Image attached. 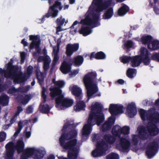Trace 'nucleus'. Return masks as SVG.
I'll return each instance as SVG.
<instances>
[{
	"label": "nucleus",
	"instance_id": "obj_31",
	"mask_svg": "<svg viewBox=\"0 0 159 159\" xmlns=\"http://www.w3.org/2000/svg\"><path fill=\"white\" fill-rule=\"evenodd\" d=\"M91 30L90 28L88 26H81L79 30V33L84 36H86L89 34L91 32Z\"/></svg>",
	"mask_w": 159,
	"mask_h": 159
},
{
	"label": "nucleus",
	"instance_id": "obj_41",
	"mask_svg": "<svg viewBox=\"0 0 159 159\" xmlns=\"http://www.w3.org/2000/svg\"><path fill=\"white\" fill-rule=\"evenodd\" d=\"M46 52H44V56H39L38 58V61L39 62H42L49 60L50 59L49 57L46 55Z\"/></svg>",
	"mask_w": 159,
	"mask_h": 159
},
{
	"label": "nucleus",
	"instance_id": "obj_62",
	"mask_svg": "<svg viewBox=\"0 0 159 159\" xmlns=\"http://www.w3.org/2000/svg\"><path fill=\"white\" fill-rule=\"evenodd\" d=\"M56 64H54L52 63L51 65V67L50 68V73H52V72L53 70L55 68Z\"/></svg>",
	"mask_w": 159,
	"mask_h": 159
},
{
	"label": "nucleus",
	"instance_id": "obj_16",
	"mask_svg": "<svg viewBox=\"0 0 159 159\" xmlns=\"http://www.w3.org/2000/svg\"><path fill=\"white\" fill-rule=\"evenodd\" d=\"M140 57L143 60L144 64L148 65L150 62V59L148 57V52L146 48H142L140 50Z\"/></svg>",
	"mask_w": 159,
	"mask_h": 159
},
{
	"label": "nucleus",
	"instance_id": "obj_63",
	"mask_svg": "<svg viewBox=\"0 0 159 159\" xmlns=\"http://www.w3.org/2000/svg\"><path fill=\"white\" fill-rule=\"evenodd\" d=\"M23 127V122L20 121L18 123V128L22 129Z\"/></svg>",
	"mask_w": 159,
	"mask_h": 159
},
{
	"label": "nucleus",
	"instance_id": "obj_47",
	"mask_svg": "<svg viewBox=\"0 0 159 159\" xmlns=\"http://www.w3.org/2000/svg\"><path fill=\"white\" fill-rule=\"evenodd\" d=\"M51 61V60L50 58V59L49 60H47V61H45L44 62L43 68L45 71L47 70L48 69Z\"/></svg>",
	"mask_w": 159,
	"mask_h": 159
},
{
	"label": "nucleus",
	"instance_id": "obj_32",
	"mask_svg": "<svg viewBox=\"0 0 159 159\" xmlns=\"http://www.w3.org/2000/svg\"><path fill=\"white\" fill-rule=\"evenodd\" d=\"M148 48L151 50H156L159 48V41H151L148 44Z\"/></svg>",
	"mask_w": 159,
	"mask_h": 159
},
{
	"label": "nucleus",
	"instance_id": "obj_48",
	"mask_svg": "<svg viewBox=\"0 0 159 159\" xmlns=\"http://www.w3.org/2000/svg\"><path fill=\"white\" fill-rule=\"evenodd\" d=\"M134 45L133 42L130 40L128 41L124 44V48L128 49L132 48Z\"/></svg>",
	"mask_w": 159,
	"mask_h": 159
},
{
	"label": "nucleus",
	"instance_id": "obj_35",
	"mask_svg": "<svg viewBox=\"0 0 159 159\" xmlns=\"http://www.w3.org/2000/svg\"><path fill=\"white\" fill-rule=\"evenodd\" d=\"M152 40V37L149 35H144L142 36L141 41L143 44H149Z\"/></svg>",
	"mask_w": 159,
	"mask_h": 159
},
{
	"label": "nucleus",
	"instance_id": "obj_49",
	"mask_svg": "<svg viewBox=\"0 0 159 159\" xmlns=\"http://www.w3.org/2000/svg\"><path fill=\"white\" fill-rule=\"evenodd\" d=\"M46 91V89L44 87H43L42 92V97L43 99V103H45L46 102L47 95L45 93Z\"/></svg>",
	"mask_w": 159,
	"mask_h": 159
},
{
	"label": "nucleus",
	"instance_id": "obj_11",
	"mask_svg": "<svg viewBox=\"0 0 159 159\" xmlns=\"http://www.w3.org/2000/svg\"><path fill=\"white\" fill-rule=\"evenodd\" d=\"M158 145V142L156 141L148 144L146 149V154L148 158H151L155 155Z\"/></svg>",
	"mask_w": 159,
	"mask_h": 159
},
{
	"label": "nucleus",
	"instance_id": "obj_42",
	"mask_svg": "<svg viewBox=\"0 0 159 159\" xmlns=\"http://www.w3.org/2000/svg\"><path fill=\"white\" fill-rule=\"evenodd\" d=\"M45 153L43 151H39L37 154H34V159H41L43 157Z\"/></svg>",
	"mask_w": 159,
	"mask_h": 159
},
{
	"label": "nucleus",
	"instance_id": "obj_37",
	"mask_svg": "<svg viewBox=\"0 0 159 159\" xmlns=\"http://www.w3.org/2000/svg\"><path fill=\"white\" fill-rule=\"evenodd\" d=\"M50 108L49 107V105L48 104L46 105H43L40 109V111L44 114L48 113L50 111Z\"/></svg>",
	"mask_w": 159,
	"mask_h": 159
},
{
	"label": "nucleus",
	"instance_id": "obj_15",
	"mask_svg": "<svg viewBox=\"0 0 159 159\" xmlns=\"http://www.w3.org/2000/svg\"><path fill=\"white\" fill-rule=\"evenodd\" d=\"M115 120L109 118L108 120L105 122L102 126V131L106 132L110 130L112 126L114 124Z\"/></svg>",
	"mask_w": 159,
	"mask_h": 159
},
{
	"label": "nucleus",
	"instance_id": "obj_5",
	"mask_svg": "<svg viewBox=\"0 0 159 159\" xmlns=\"http://www.w3.org/2000/svg\"><path fill=\"white\" fill-rule=\"evenodd\" d=\"M100 17V14L92 12L88 15L84 19L81 20L80 22L77 20L75 21L70 28H73L74 26L78 23H80L83 25L89 26L93 24L94 27H97L100 25V23L98 22Z\"/></svg>",
	"mask_w": 159,
	"mask_h": 159
},
{
	"label": "nucleus",
	"instance_id": "obj_51",
	"mask_svg": "<svg viewBox=\"0 0 159 159\" xmlns=\"http://www.w3.org/2000/svg\"><path fill=\"white\" fill-rule=\"evenodd\" d=\"M131 57H130L124 56L121 57V62L124 63H126L129 62L130 60Z\"/></svg>",
	"mask_w": 159,
	"mask_h": 159
},
{
	"label": "nucleus",
	"instance_id": "obj_17",
	"mask_svg": "<svg viewBox=\"0 0 159 159\" xmlns=\"http://www.w3.org/2000/svg\"><path fill=\"white\" fill-rule=\"evenodd\" d=\"M120 145L123 152H127L129 150L130 143L128 140L123 138H120Z\"/></svg>",
	"mask_w": 159,
	"mask_h": 159
},
{
	"label": "nucleus",
	"instance_id": "obj_29",
	"mask_svg": "<svg viewBox=\"0 0 159 159\" xmlns=\"http://www.w3.org/2000/svg\"><path fill=\"white\" fill-rule=\"evenodd\" d=\"M113 15V10L112 7L108 9L103 15L102 18L104 19H108L111 18Z\"/></svg>",
	"mask_w": 159,
	"mask_h": 159
},
{
	"label": "nucleus",
	"instance_id": "obj_10",
	"mask_svg": "<svg viewBox=\"0 0 159 159\" xmlns=\"http://www.w3.org/2000/svg\"><path fill=\"white\" fill-rule=\"evenodd\" d=\"M93 0L92 4H94L97 7V10L102 11L107 9L112 4V0Z\"/></svg>",
	"mask_w": 159,
	"mask_h": 159
},
{
	"label": "nucleus",
	"instance_id": "obj_54",
	"mask_svg": "<svg viewBox=\"0 0 159 159\" xmlns=\"http://www.w3.org/2000/svg\"><path fill=\"white\" fill-rule=\"evenodd\" d=\"M6 134L4 132L0 133V142L4 141L6 138Z\"/></svg>",
	"mask_w": 159,
	"mask_h": 159
},
{
	"label": "nucleus",
	"instance_id": "obj_55",
	"mask_svg": "<svg viewBox=\"0 0 159 159\" xmlns=\"http://www.w3.org/2000/svg\"><path fill=\"white\" fill-rule=\"evenodd\" d=\"M151 58L153 60L159 61V53H154L152 54Z\"/></svg>",
	"mask_w": 159,
	"mask_h": 159
},
{
	"label": "nucleus",
	"instance_id": "obj_50",
	"mask_svg": "<svg viewBox=\"0 0 159 159\" xmlns=\"http://www.w3.org/2000/svg\"><path fill=\"white\" fill-rule=\"evenodd\" d=\"M61 3L60 2L56 1L55 2V3L52 5L50 6L55 8H57L58 7H59V9L61 10L62 8V7L61 6Z\"/></svg>",
	"mask_w": 159,
	"mask_h": 159
},
{
	"label": "nucleus",
	"instance_id": "obj_60",
	"mask_svg": "<svg viewBox=\"0 0 159 159\" xmlns=\"http://www.w3.org/2000/svg\"><path fill=\"white\" fill-rule=\"evenodd\" d=\"M17 116V115L16 116L15 114H14V115L11 119L10 122H11L12 124L15 122L16 120Z\"/></svg>",
	"mask_w": 159,
	"mask_h": 159
},
{
	"label": "nucleus",
	"instance_id": "obj_8",
	"mask_svg": "<svg viewBox=\"0 0 159 159\" xmlns=\"http://www.w3.org/2000/svg\"><path fill=\"white\" fill-rule=\"evenodd\" d=\"M33 67L32 66L30 65L27 69L26 74L24 75L21 71L17 72L16 73L15 78L14 79V82L17 84L23 83L25 82L28 79L32 73Z\"/></svg>",
	"mask_w": 159,
	"mask_h": 159
},
{
	"label": "nucleus",
	"instance_id": "obj_59",
	"mask_svg": "<svg viewBox=\"0 0 159 159\" xmlns=\"http://www.w3.org/2000/svg\"><path fill=\"white\" fill-rule=\"evenodd\" d=\"M26 54L24 52H22L21 53L20 57H21V61L22 62L24 61L25 59Z\"/></svg>",
	"mask_w": 159,
	"mask_h": 159
},
{
	"label": "nucleus",
	"instance_id": "obj_56",
	"mask_svg": "<svg viewBox=\"0 0 159 159\" xmlns=\"http://www.w3.org/2000/svg\"><path fill=\"white\" fill-rule=\"evenodd\" d=\"M23 109L21 106H18L17 108V111L16 112L15 114L17 116L19 115L20 113L22 111Z\"/></svg>",
	"mask_w": 159,
	"mask_h": 159
},
{
	"label": "nucleus",
	"instance_id": "obj_36",
	"mask_svg": "<svg viewBox=\"0 0 159 159\" xmlns=\"http://www.w3.org/2000/svg\"><path fill=\"white\" fill-rule=\"evenodd\" d=\"M128 7L125 5H123L121 8H120V16L125 15L129 11Z\"/></svg>",
	"mask_w": 159,
	"mask_h": 159
},
{
	"label": "nucleus",
	"instance_id": "obj_61",
	"mask_svg": "<svg viewBox=\"0 0 159 159\" xmlns=\"http://www.w3.org/2000/svg\"><path fill=\"white\" fill-rule=\"evenodd\" d=\"M21 43L23 45L24 47L27 46L28 44V43L25 41V39H23L22 40Z\"/></svg>",
	"mask_w": 159,
	"mask_h": 159
},
{
	"label": "nucleus",
	"instance_id": "obj_28",
	"mask_svg": "<svg viewBox=\"0 0 159 159\" xmlns=\"http://www.w3.org/2000/svg\"><path fill=\"white\" fill-rule=\"evenodd\" d=\"M9 97L7 95L3 94L0 96V104L3 106L8 104Z\"/></svg>",
	"mask_w": 159,
	"mask_h": 159
},
{
	"label": "nucleus",
	"instance_id": "obj_7",
	"mask_svg": "<svg viewBox=\"0 0 159 159\" xmlns=\"http://www.w3.org/2000/svg\"><path fill=\"white\" fill-rule=\"evenodd\" d=\"M108 148V145L105 141H98L97 143L96 148L92 151V155L95 157L101 156L105 153Z\"/></svg>",
	"mask_w": 159,
	"mask_h": 159
},
{
	"label": "nucleus",
	"instance_id": "obj_27",
	"mask_svg": "<svg viewBox=\"0 0 159 159\" xmlns=\"http://www.w3.org/2000/svg\"><path fill=\"white\" fill-rule=\"evenodd\" d=\"M103 139L108 144H113L116 141V139L113 136L111 135L110 134H107L104 135Z\"/></svg>",
	"mask_w": 159,
	"mask_h": 159
},
{
	"label": "nucleus",
	"instance_id": "obj_26",
	"mask_svg": "<svg viewBox=\"0 0 159 159\" xmlns=\"http://www.w3.org/2000/svg\"><path fill=\"white\" fill-rule=\"evenodd\" d=\"M131 65L133 67L138 66L141 62V59L140 56H135L130 58Z\"/></svg>",
	"mask_w": 159,
	"mask_h": 159
},
{
	"label": "nucleus",
	"instance_id": "obj_22",
	"mask_svg": "<svg viewBox=\"0 0 159 159\" xmlns=\"http://www.w3.org/2000/svg\"><path fill=\"white\" fill-rule=\"evenodd\" d=\"M82 99H80L79 100L76 99V103L74 107V108L76 112L84 110L85 109L86 105L83 101H81Z\"/></svg>",
	"mask_w": 159,
	"mask_h": 159
},
{
	"label": "nucleus",
	"instance_id": "obj_45",
	"mask_svg": "<svg viewBox=\"0 0 159 159\" xmlns=\"http://www.w3.org/2000/svg\"><path fill=\"white\" fill-rule=\"evenodd\" d=\"M56 83V86H57L56 87L59 88L60 89H61V88H63L65 85V83L63 80L57 81Z\"/></svg>",
	"mask_w": 159,
	"mask_h": 159
},
{
	"label": "nucleus",
	"instance_id": "obj_4",
	"mask_svg": "<svg viewBox=\"0 0 159 159\" xmlns=\"http://www.w3.org/2000/svg\"><path fill=\"white\" fill-rule=\"evenodd\" d=\"M6 149V154L7 159H13L15 152V149L18 154L22 152L24 150L25 144L22 140H19L15 145L13 142H10L7 143L5 146Z\"/></svg>",
	"mask_w": 159,
	"mask_h": 159
},
{
	"label": "nucleus",
	"instance_id": "obj_57",
	"mask_svg": "<svg viewBox=\"0 0 159 159\" xmlns=\"http://www.w3.org/2000/svg\"><path fill=\"white\" fill-rule=\"evenodd\" d=\"M59 59V57L58 55H56L55 56H54V58L52 63L56 64Z\"/></svg>",
	"mask_w": 159,
	"mask_h": 159
},
{
	"label": "nucleus",
	"instance_id": "obj_3",
	"mask_svg": "<svg viewBox=\"0 0 159 159\" xmlns=\"http://www.w3.org/2000/svg\"><path fill=\"white\" fill-rule=\"evenodd\" d=\"M97 74L95 72H89L83 79V81L87 89L88 99L98 91V88L94 82L96 80Z\"/></svg>",
	"mask_w": 159,
	"mask_h": 159
},
{
	"label": "nucleus",
	"instance_id": "obj_39",
	"mask_svg": "<svg viewBox=\"0 0 159 159\" xmlns=\"http://www.w3.org/2000/svg\"><path fill=\"white\" fill-rule=\"evenodd\" d=\"M39 72L37 71L36 73V78L39 84L41 85L44 81V77L43 73H41L39 75Z\"/></svg>",
	"mask_w": 159,
	"mask_h": 159
},
{
	"label": "nucleus",
	"instance_id": "obj_1",
	"mask_svg": "<svg viewBox=\"0 0 159 159\" xmlns=\"http://www.w3.org/2000/svg\"><path fill=\"white\" fill-rule=\"evenodd\" d=\"M139 113L141 119L143 120H148L149 121L147 126V130L143 126L139 127V136L133 135L132 136V143L134 145H136L139 141V138L144 139L149 136H155L159 133V129L155 123H159V113L155 111V109L152 108L146 111L141 109Z\"/></svg>",
	"mask_w": 159,
	"mask_h": 159
},
{
	"label": "nucleus",
	"instance_id": "obj_14",
	"mask_svg": "<svg viewBox=\"0 0 159 159\" xmlns=\"http://www.w3.org/2000/svg\"><path fill=\"white\" fill-rule=\"evenodd\" d=\"M137 112L136 108L134 103L132 102L128 105L126 112L128 116L133 117L136 114Z\"/></svg>",
	"mask_w": 159,
	"mask_h": 159
},
{
	"label": "nucleus",
	"instance_id": "obj_58",
	"mask_svg": "<svg viewBox=\"0 0 159 159\" xmlns=\"http://www.w3.org/2000/svg\"><path fill=\"white\" fill-rule=\"evenodd\" d=\"M17 89L15 87H12L9 89L8 90V93L10 94H12L17 92Z\"/></svg>",
	"mask_w": 159,
	"mask_h": 159
},
{
	"label": "nucleus",
	"instance_id": "obj_2",
	"mask_svg": "<svg viewBox=\"0 0 159 159\" xmlns=\"http://www.w3.org/2000/svg\"><path fill=\"white\" fill-rule=\"evenodd\" d=\"M103 108L102 106L98 102L91 106L87 123L84 125L82 130L83 136L89 135L90 134L93 125L96 124L99 126L103 122L105 116L102 111Z\"/></svg>",
	"mask_w": 159,
	"mask_h": 159
},
{
	"label": "nucleus",
	"instance_id": "obj_20",
	"mask_svg": "<svg viewBox=\"0 0 159 159\" xmlns=\"http://www.w3.org/2000/svg\"><path fill=\"white\" fill-rule=\"evenodd\" d=\"M56 8L50 6L48 13L43 16L42 18V21H44L45 17L49 18L51 16L52 18H55L57 16L58 14V11Z\"/></svg>",
	"mask_w": 159,
	"mask_h": 159
},
{
	"label": "nucleus",
	"instance_id": "obj_46",
	"mask_svg": "<svg viewBox=\"0 0 159 159\" xmlns=\"http://www.w3.org/2000/svg\"><path fill=\"white\" fill-rule=\"evenodd\" d=\"M65 18H62L61 16L58 18L56 21V23L57 25H62L65 21Z\"/></svg>",
	"mask_w": 159,
	"mask_h": 159
},
{
	"label": "nucleus",
	"instance_id": "obj_44",
	"mask_svg": "<svg viewBox=\"0 0 159 159\" xmlns=\"http://www.w3.org/2000/svg\"><path fill=\"white\" fill-rule=\"evenodd\" d=\"M119 155L114 152H111L106 156V159H118Z\"/></svg>",
	"mask_w": 159,
	"mask_h": 159
},
{
	"label": "nucleus",
	"instance_id": "obj_6",
	"mask_svg": "<svg viewBox=\"0 0 159 159\" xmlns=\"http://www.w3.org/2000/svg\"><path fill=\"white\" fill-rule=\"evenodd\" d=\"M13 60L11 58L7 64V70H5L0 68V74H4L6 78H10L13 79L14 81L15 78L16 73L17 72L19 68L17 66L13 65Z\"/></svg>",
	"mask_w": 159,
	"mask_h": 159
},
{
	"label": "nucleus",
	"instance_id": "obj_19",
	"mask_svg": "<svg viewBox=\"0 0 159 159\" xmlns=\"http://www.w3.org/2000/svg\"><path fill=\"white\" fill-rule=\"evenodd\" d=\"M84 60L83 57L82 56L79 55L75 56L71 59L70 62H71L75 67H79L83 64Z\"/></svg>",
	"mask_w": 159,
	"mask_h": 159
},
{
	"label": "nucleus",
	"instance_id": "obj_21",
	"mask_svg": "<svg viewBox=\"0 0 159 159\" xmlns=\"http://www.w3.org/2000/svg\"><path fill=\"white\" fill-rule=\"evenodd\" d=\"M68 63L66 61H64L62 63L60 67V70L63 74H67L70 72L72 65L71 63Z\"/></svg>",
	"mask_w": 159,
	"mask_h": 159
},
{
	"label": "nucleus",
	"instance_id": "obj_33",
	"mask_svg": "<svg viewBox=\"0 0 159 159\" xmlns=\"http://www.w3.org/2000/svg\"><path fill=\"white\" fill-rule=\"evenodd\" d=\"M18 99L20 102L23 104H26L28 103L30 99V96L28 95H26L25 97L20 95L18 97Z\"/></svg>",
	"mask_w": 159,
	"mask_h": 159
},
{
	"label": "nucleus",
	"instance_id": "obj_40",
	"mask_svg": "<svg viewBox=\"0 0 159 159\" xmlns=\"http://www.w3.org/2000/svg\"><path fill=\"white\" fill-rule=\"evenodd\" d=\"M63 103V107H69L72 105L73 103V101L72 99L64 98Z\"/></svg>",
	"mask_w": 159,
	"mask_h": 159
},
{
	"label": "nucleus",
	"instance_id": "obj_23",
	"mask_svg": "<svg viewBox=\"0 0 159 159\" xmlns=\"http://www.w3.org/2000/svg\"><path fill=\"white\" fill-rule=\"evenodd\" d=\"M106 57L105 54L102 52L100 51L96 53L95 52H92L91 53L90 56V58L92 60L93 58H95L96 59H104Z\"/></svg>",
	"mask_w": 159,
	"mask_h": 159
},
{
	"label": "nucleus",
	"instance_id": "obj_30",
	"mask_svg": "<svg viewBox=\"0 0 159 159\" xmlns=\"http://www.w3.org/2000/svg\"><path fill=\"white\" fill-rule=\"evenodd\" d=\"M64 98L62 95H61L57 97L55 99V107L57 108H60L63 106V101Z\"/></svg>",
	"mask_w": 159,
	"mask_h": 159
},
{
	"label": "nucleus",
	"instance_id": "obj_18",
	"mask_svg": "<svg viewBox=\"0 0 159 159\" xmlns=\"http://www.w3.org/2000/svg\"><path fill=\"white\" fill-rule=\"evenodd\" d=\"M72 94L75 96V99H82L83 94L81 88L76 85L73 86L71 89Z\"/></svg>",
	"mask_w": 159,
	"mask_h": 159
},
{
	"label": "nucleus",
	"instance_id": "obj_24",
	"mask_svg": "<svg viewBox=\"0 0 159 159\" xmlns=\"http://www.w3.org/2000/svg\"><path fill=\"white\" fill-rule=\"evenodd\" d=\"M50 90L51 92L50 93L51 97L54 98L55 97L62 95V91L58 87H54L52 88H50Z\"/></svg>",
	"mask_w": 159,
	"mask_h": 159
},
{
	"label": "nucleus",
	"instance_id": "obj_9",
	"mask_svg": "<svg viewBox=\"0 0 159 159\" xmlns=\"http://www.w3.org/2000/svg\"><path fill=\"white\" fill-rule=\"evenodd\" d=\"M29 36L30 40L32 41L29 46L30 49H32L35 48L37 53L38 54L40 53L41 52V49L40 48L41 40L39 36L38 35H31Z\"/></svg>",
	"mask_w": 159,
	"mask_h": 159
},
{
	"label": "nucleus",
	"instance_id": "obj_43",
	"mask_svg": "<svg viewBox=\"0 0 159 159\" xmlns=\"http://www.w3.org/2000/svg\"><path fill=\"white\" fill-rule=\"evenodd\" d=\"M129 127L128 126H124L121 128H120V133H122L124 134H127L129 133Z\"/></svg>",
	"mask_w": 159,
	"mask_h": 159
},
{
	"label": "nucleus",
	"instance_id": "obj_64",
	"mask_svg": "<svg viewBox=\"0 0 159 159\" xmlns=\"http://www.w3.org/2000/svg\"><path fill=\"white\" fill-rule=\"evenodd\" d=\"M154 10L155 13L157 14H159V8L157 7L154 8Z\"/></svg>",
	"mask_w": 159,
	"mask_h": 159
},
{
	"label": "nucleus",
	"instance_id": "obj_34",
	"mask_svg": "<svg viewBox=\"0 0 159 159\" xmlns=\"http://www.w3.org/2000/svg\"><path fill=\"white\" fill-rule=\"evenodd\" d=\"M111 133L112 135L116 139L117 137L119 138V126L116 125L113 126Z\"/></svg>",
	"mask_w": 159,
	"mask_h": 159
},
{
	"label": "nucleus",
	"instance_id": "obj_38",
	"mask_svg": "<svg viewBox=\"0 0 159 159\" xmlns=\"http://www.w3.org/2000/svg\"><path fill=\"white\" fill-rule=\"evenodd\" d=\"M136 70L134 69H129L127 71V74L128 76L130 78H132L135 76Z\"/></svg>",
	"mask_w": 159,
	"mask_h": 159
},
{
	"label": "nucleus",
	"instance_id": "obj_52",
	"mask_svg": "<svg viewBox=\"0 0 159 159\" xmlns=\"http://www.w3.org/2000/svg\"><path fill=\"white\" fill-rule=\"evenodd\" d=\"M33 111V108L32 105L29 106L25 109V113L28 114L32 113Z\"/></svg>",
	"mask_w": 159,
	"mask_h": 159
},
{
	"label": "nucleus",
	"instance_id": "obj_12",
	"mask_svg": "<svg viewBox=\"0 0 159 159\" xmlns=\"http://www.w3.org/2000/svg\"><path fill=\"white\" fill-rule=\"evenodd\" d=\"M79 48V44L75 43L73 44H68L66 47V54L67 57H70L73 53L76 52Z\"/></svg>",
	"mask_w": 159,
	"mask_h": 159
},
{
	"label": "nucleus",
	"instance_id": "obj_25",
	"mask_svg": "<svg viewBox=\"0 0 159 159\" xmlns=\"http://www.w3.org/2000/svg\"><path fill=\"white\" fill-rule=\"evenodd\" d=\"M35 152L34 148H30L26 149L25 153L21 156L20 159H28V158L32 156Z\"/></svg>",
	"mask_w": 159,
	"mask_h": 159
},
{
	"label": "nucleus",
	"instance_id": "obj_13",
	"mask_svg": "<svg viewBox=\"0 0 159 159\" xmlns=\"http://www.w3.org/2000/svg\"><path fill=\"white\" fill-rule=\"evenodd\" d=\"M108 110L111 115L109 118L115 120L116 116L119 113V105L118 104H111L109 106Z\"/></svg>",
	"mask_w": 159,
	"mask_h": 159
},
{
	"label": "nucleus",
	"instance_id": "obj_53",
	"mask_svg": "<svg viewBox=\"0 0 159 159\" xmlns=\"http://www.w3.org/2000/svg\"><path fill=\"white\" fill-rule=\"evenodd\" d=\"M28 127H29L28 126L26 127L23 132L24 134L25 135V137L27 138H29L31 135V133L30 131H27Z\"/></svg>",
	"mask_w": 159,
	"mask_h": 159
}]
</instances>
